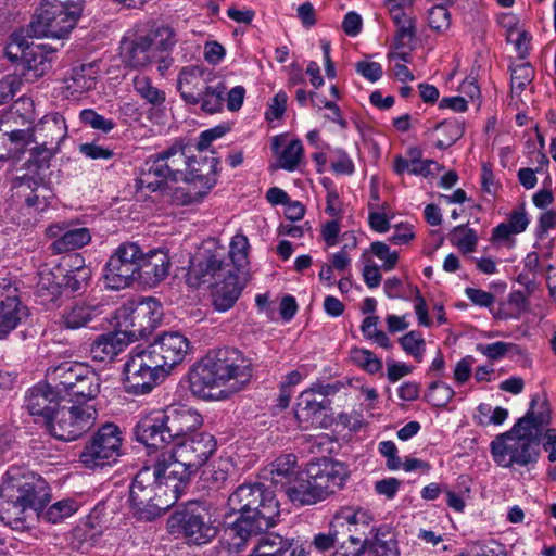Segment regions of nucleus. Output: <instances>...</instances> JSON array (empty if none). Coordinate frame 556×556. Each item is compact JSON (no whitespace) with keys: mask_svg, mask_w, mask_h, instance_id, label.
<instances>
[{"mask_svg":"<svg viewBox=\"0 0 556 556\" xmlns=\"http://www.w3.org/2000/svg\"><path fill=\"white\" fill-rule=\"evenodd\" d=\"M252 378V364L235 348L210 351L189 372L192 394L203 400H226L241 391Z\"/></svg>","mask_w":556,"mask_h":556,"instance_id":"f257e3e1","label":"nucleus"},{"mask_svg":"<svg viewBox=\"0 0 556 556\" xmlns=\"http://www.w3.org/2000/svg\"><path fill=\"white\" fill-rule=\"evenodd\" d=\"M227 506L231 513L239 515L224 531L229 553H238L249 539L274 527L280 515L274 491L261 482L237 486L228 496Z\"/></svg>","mask_w":556,"mask_h":556,"instance_id":"f03ea898","label":"nucleus"},{"mask_svg":"<svg viewBox=\"0 0 556 556\" xmlns=\"http://www.w3.org/2000/svg\"><path fill=\"white\" fill-rule=\"evenodd\" d=\"M551 419L547 401H540L539 394L533 395L526 415L510 430L496 435L491 442L490 451L494 462L504 468L536 464L543 432Z\"/></svg>","mask_w":556,"mask_h":556,"instance_id":"7ed1b4c3","label":"nucleus"},{"mask_svg":"<svg viewBox=\"0 0 556 556\" xmlns=\"http://www.w3.org/2000/svg\"><path fill=\"white\" fill-rule=\"evenodd\" d=\"M50 497L45 479L23 468L11 467L0 486L1 519L12 528H22L29 516H40Z\"/></svg>","mask_w":556,"mask_h":556,"instance_id":"20e7f679","label":"nucleus"},{"mask_svg":"<svg viewBox=\"0 0 556 556\" xmlns=\"http://www.w3.org/2000/svg\"><path fill=\"white\" fill-rule=\"evenodd\" d=\"M177 486L166 485L156 471L149 466L141 468L129 488V501L134 514L151 521L160 517L177 502Z\"/></svg>","mask_w":556,"mask_h":556,"instance_id":"39448f33","label":"nucleus"},{"mask_svg":"<svg viewBox=\"0 0 556 556\" xmlns=\"http://www.w3.org/2000/svg\"><path fill=\"white\" fill-rule=\"evenodd\" d=\"M189 153L190 147L179 140L164 151L151 155L136 180L137 188L155 192L163 190L168 181L181 180L190 162Z\"/></svg>","mask_w":556,"mask_h":556,"instance_id":"423d86ee","label":"nucleus"},{"mask_svg":"<svg viewBox=\"0 0 556 556\" xmlns=\"http://www.w3.org/2000/svg\"><path fill=\"white\" fill-rule=\"evenodd\" d=\"M84 0H42L29 24L35 37H65L76 25L83 12Z\"/></svg>","mask_w":556,"mask_h":556,"instance_id":"0eeeda50","label":"nucleus"},{"mask_svg":"<svg viewBox=\"0 0 556 556\" xmlns=\"http://www.w3.org/2000/svg\"><path fill=\"white\" fill-rule=\"evenodd\" d=\"M175 42V33L170 27L152 28L146 35L122 40V61L127 67H146L153 62L163 61V53L170 50Z\"/></svg>","mask_w":556,"mask_h":556,"instance_id":"6e6552de","label":"nucleus"},{"mask_svg":"<svg viewBox=\"0 0 556 556\" xmlns=\"http://www.w3.org/2000/svg\"><path fill=\"white\" fill-rule=\"evenodd\" d=\"M228 258L227 248L216 239L204 241L190 260L186 282L191 288H199L236 273Z\"/></svg>","mask_w":556,"mask_h":556,"instance_id":"1a4fd4ad","label":"nucleus"},{"mask_svg":"<svg viewBox=\"0 0 556 556\" xmlns=\"http://www.w3.org/2000/svg\"><path fill=\"white\" fill-rule=\"evenodd\" d=\"M170 533L182 534L190 543L202 545L212 541L218 532L212 522L208 506L203 502H189L167 520Z\"/></svg>","mask_w":556,"mask_h":556,"instance_id":"9d476101","label":"nucleus"},{"mask_svg":"<svg viewBox=\"0 0 556 556\" xmlns=\"http://www.w3.org/2000/svg\"><path fill=\"white\" fill-rule=\"evenodd\" d=\"M167 372L144 349H136L123 367V386L128 394L144 395L162 383Z\"/></svg>","mask_w":556,"mask_h":556,"instance_id":"9b49d317","label":"nucleus"},{"mask_svg":"<svg viewBox=\"0 0 556 556\" xmlns=\"http://www.w3.org/2000/svg\"><path fill=\"white\" fill-rule=\"evenodd\" d=\"M122 442L121 429L114 424H105L86 442L79 460L88 469L110 466L121 456Z\"/></svg>","mask_w":556,"mask_h":556,"instance_id":"f8f14e48","label":"nucleus"},{"mask_svg":"<svg viewBox=\"0 0 556 556\" xmlns=\"http://www.w3.org/2000/svg\"><path fill=\"white\" fill-rule=\"evenodd\" d=\"M97 410L92 406L60 405L46 425L48 432L61 441H74L94 424Z\"/></svg>","mask_w":556,"mask_h":556,"instance_id":"ddd939ff","label":"nucleus"},{"mask_svg":"<svg viewBox=\"0 0 556 556\" xmlns=\"http://www.w3.org/2000/svg\"><path fill=\"white\" fill-rule=\"evenodd\" d=\"M141 248L138 243L124 242L119 244L105 264L106 287L112 290H122L132 286L137 280Z\"/></svg>","mask_w":556,"mask_h":556,"instance_id":"4468645a","label":"nucleus"},{"mask_svg":"<svg viewBox=\"0 0 556 556\" xmlns=\"http://www.w3.org/2000/svg\"><path fill=\"white\" fill-rule=\"evenodd\" d=\"M163 316V309L160 302L153 298H148L136 304L135 307L123 308L119 312L118 326L132 342L146 338L152 333Z\"/></svg>","mask_w":556,"mask_h":556,"instance_id":"2eb2a0df","label":"nucleus"},{"mask_svg":"<svg viewBox=\"0 0 556 556\" xmlns=\"http://www.w3.org/2000/svg\"><path fill=\"white\" fill-rule=\"evenodd\" d=\"M369 534H349L351 545L342 543L331 556H364L367 551L374 556H399L395 536L387 527L371 528Z\"/></svg>","mask_w":556,"mask_h":556,"instance_id":"dca6fc26","label":"nucleus"},{"mask_svg":"<svg viewBox=\"0 0 556 556\" xmlns=\"http://www.w3.org/2000/svg\"><path fill=\"white\" fill-rule=\"evenodd\" d=\"M306 476L313 480L314 488L323 501L343 486L349 471L343 463L323 457L307 464Z\"/></svg>","mask_w":556,"mask_h":556,"instance_id":"f3484780","label":"nucleus"},{"mask_svg":"<svg viewBox=\"0 0 556 556\" xmlns=\"http://www.w3.org/2000/svg\"><path fill=\"white\" fill-rule=\"evenodd\" d=\"M146 349L169 375L185 359L190 342L182 333L170 331L157 336Z\"/></svg>","mask_w":556,"mask_h":556,"instance_id":"a211bd4d","label":"nucleus"},{"mask_svg":"<svg viewBox=\"0 0 556 556\" xmlns=\"http://www.w3.org/2000/svg\"><path fill=\"white\" fill-rule=\"evenodd\" d=\"M180 460L186 462L198 472L216 451L215 438L206 432H194L174 444Z\"/></svg>","mask_w":556,"mask_h":556,"instance_id":"6ab92c4d","label":"nucleus"},{"mask_svg":"<svg viewBox=\"0 0 556 556\" xmlns=\"http://www.w3.org/2000/svg\"><path fill=\"white\" fill-rule=\"evenodd\" d=\"M162 416L170 443L174 444L197 432L203 424L202 416L186 406H168L162 409Z\"/></svg>","mask_w":556,"mask_h":556,"instance_id":"aec40b11","label":"nucleus"},{"mask_svg":"<svg viewBox=\"0 0 556 556\" xmlns=\"http://www.w3.org/2000/svg\"><path fill=\"white\" fill-rule=\"evenodd\" d=\"M132 432L135 440L149 450H163L170 444L162 410H153L142 416Z\"/></svg>","mask_w":556,"mask_h":556,"instance_id":"412c9836","label":"nucleus"},{"mask_svg":"<svg viewBox=\"0 0 556 556\" xmlns=\"http://www.w3.org/2000/svg\"><path fill=\"white\" fill-rule=\"evenodd\" d=\"M156 473L166 481V485L177 486V498L179 497L184 484L197 471L186 462L180 460L178 452L173 447L170 452L162 453L152 467Z\"/></svg>","mask_w":556,"mask_h":556,"instance_id":"4be33fe9","label":"nucleus"},{"mask_svg":"<svg viewBox=\"0 0 556 556\" xmlns=\"http://www.w3.org/2000/svg\"><path fill=\"white\" fill-rule=\"evenodd\" d=\"M65 402L63 395H60L50 384H38L29 389L26 395V408L33 416L42 418L45 426L58 410L61 403Z\"/></svg>","mask_w":556,"mask_h":556,"instance_id":"5701e85b","label":"nucleus"},{"mask_svg":"<svg viewBox=\"0 0 556 556\" xmlns=\"http://www.w3.org/2000/svg\"><path fill=\"white\" fill-rule=\"evenodd\" d=\"M248 280V276L233 273L212 283L211 296L214 309L229 311L239 300Z\"/></svg>","mask_w":556,"mask_h":556,"instance_id":"b1692460","label":"nucleus"},{"mask_svg":"<svg viewBox=\"0 0 556 556\" xmlns=\"http://www.w3.org/2000/svg\"><path fill=\"white\" fill-rule=\"evenodd\" d=\"M169 267L170 261L165 252L154 250L144 253L141 250L136 282L153 287L167 277Z\"/></svg>","mask_w":556,"mask_h":556,"instance_id":"393cba45","label":"nucleus"},{"mask_svg":"<svg viewBox=\"0 0 556 556\" xmlns=\"http://www.w3.org/2000/svg\"><path fill=\"white\" fill-rule=\"evenodd\" d=\"M218 164L219 160L214 156L191 155L181 180L191 182L208 193L217 182Z\"/></svg>","mask_w":556,"mask_h":556,"instance_id":"a878e982","label":"nucleus"},{"mask_svg":"<svg viewBox=\"0 0 556 556\" xmlns=\"http://www.w3.org/2000/svg\"><path fill=\"white\" fill-rule=\"evenodd\" d=\"M208 76L210 73L200 66H187L180 71L177 88L186 103L192 105L200 103L202 93L208 85Z\"/></svg>","mask_w":556,"mask_h":556,"instance_id":"bb28decb","label":"nucleus"},{"mask_svg":"<svg viewBox=\"0 0 556 556\" xmlns=\"http://www.w3.org/2000/svg\"><path fill=\"white\" fill-rule=\"evenodd\" d=\"M30 142H40L43 146H56L66 137L67 126L64 117L59 113L43 116L34 127L28 126Z\"/></svg>","mask_w":556,"mask_h":556,"instance_id":"cd10ccee","label":"nucleus"},{"mask_svg":"<svg viewBox=\"0 0 556 556\" xmlns=\"http://www.w3.org/2000/svg\"><path fill=\"white\" fill-rule=\"evenodd\" d=\"M0 122V161L18 160L29 144V129L12 128Z\"/></svg>","mask_w":556,"mask_h":556,"instance_id":"c85d7f7f","label":"nucleus"},{"mask_svg":"<svg viewBox=\"0 0 556 556\" xmlns=\"http://www.w3.org/2000/svg\"><path fill=\"white\" fill-rule=\"evenodd\" d=\"M131 341L123 330L99 336L91 344L90 354L94 361L112 362Z\"/></svg>","mask_w":556,"mask_h":556,"instance_id":"c756f323","label":"nucleus"},{"mask_svg":"<svg viewBox=\"0 0 556 556\" xmlns=\"http://www.w3.org/2000/svg\"><path fill=\"white\" fill-rule=\"evenodd\" d=\"M53 53L54 50L48 49L46 45L29 47L28 51L21 56V75L26 80H35L42 77L51 70Z\"/></svg>","mask_w":556,"mask_h":556,"instance_id":"7c9ffc66","label":"nucleus"},{"mask_svg":"<svg viewBox=\"0 0 556 556\" xmlns=\"http://www.w3.org/2000/svg\"><path fill=\"white\" fill-rule=\"evenodd\" d=\"M87 365L77 362L66 361L47 371L48 379L53 383V388L60 395H66L73 390V387L83 377Z\"/></svg>","mask_w":556,"mask_h":556,"instance_id":"2f4dec72","label":"nucleus"},{"mask_svg":"<svg viewBox=\"0 0 556 556\" xmlns=\"http://www.w3.org/2000/svg\"><path fill=\"white\" fill-rule=\"evenodd\" d=\"M289 500L300 505H311L320 501L313 480L306 476V468L295 475L285 490Z\"/></svg>","mask_w":556,"mask_h":556,"instance_id":"473e14b6","label":"nucleus"},{"mask_svg":"<svg viewBox=\"0 0 556 556\" xmlns=\"http://www.w3.org/2000/svg\"><path fill=\"white\" fill-rule=\"evenodd\" d=\"M98 68L94 64H80L72 70L71 76L65 79L66 88L71 94L84 93L96 87Z\"/></svg>","mask_w":556,"mask_h":556,"instance_id":"72a5a7b5","label":"nucleus"},{"mask_svg":"<svg viewBox=\"0 0 556 556\" xmlns=\"http://www.w3.org/2000/svg\"><path fill=\"white\" fill-rule=\"evenodd\" d=\"M28 316V308L20 299L0 304V339H4L23 319Z\"/></svg>","mask_w":556,"mask_h":556,"instance_id":"f704fd0d","label":"nucleus"},{"mask_svg":"<svg viewBox=\"0 0 556 556\" xmlns=\"http://www.w3.org/2000/svg\"><path fill=\"white\" fill-rule=\"evenodd\" d=\"M101 379L90 367H86L83 377L73 387L67 395H71L77 403L83 404L97 397L100 393Z\"/></svg>","mask_w":556,"mask_h":556,"instance_id":"c9c22d12","label":"nucleus"},{"mask_svg":"<svg viewBox=\"0 0 556 556\" xmlns=\"http://www.w3.org/2000/svg\"><path fill=\"white\" fill-rule=\"evenodd\" d=\"M315 395L308 388L298 397L294 413L299 421L313 422L318 413L329 408L330 400L317 401Z\"/></svg>","mask_w":556,"mask_h":556,"instance_id":"e433bc0d","label":"nucleus"},{"mask_svg":"<svg viewBox=\"0 0 556 556\" xmlns=\"http://www.w3.org/2000/svg\"><path fill=\"white\" fill-rule=\"evenodd\" d=\"M264 556H291L295 548L293 538H286L278 533H267L262 536L256 545Z\"/></svg>","mask_w":556,"mask_h":556,"instance_id":"4c0bfd02","label":"nucleus"},{"mask_svg":"<svg viewBox=\"0 0 556 556\" xmlns=\"http://www.w3.org/2000/svg\"><path fill=\"white\" fill-rule=\"evenodd\" d=\"M529 225V218L525 211V204L519 208L513 210L506 223H501L493 229V238L496 240H507L511 235L523 232Z\"/></svg>","mask_w":556,"mask_h":556,"instance_id":"58836bf2","label":"nucleus"},{"mask_svg":"<svg viewBox=\"0 0 556 556\" xmlns=\"http://www.w3.org/2000/svg\"><path fill=\"white\" fill-rule=\"evenodd\" d=\"M371 521L372 516L362 508H344L334 516L337 525L344 526L346 523L350 527H354V529L349 528L350 534L354 535H359V533L365 535V529L370 527Z\"/></svg>","mask_w":556,"mask_h":556,"instance_id":"ea45409f","label":"nucleus"},{"mask_svg":"<svg viewBox=\"0 0 556 556\" xmlns=\"http://www.w3.org/2000/svg\"><path fill=\"white\" fill-rule=\"evenodd\" d=\"M270 466L271 482L280 485L282 490H286L290 480L301 471L296 470V457L293 454L278 457Z\"/></svg>","mask_w":556,"mask_h":556,"instance_id":"a19ab883","label":"nucleus"},{"mask_svg":"<svg viewBox=\"0 0 556 556\" xmlns=\"http://www.w3.org/2000/svg\"><path fill=\"white\" fill-rule=\"evenodd\" d=\"M91 240V235L88 228H74L65 231L59 239L54 240L51 244L55 253H63L71 250L80 249Z\"/></svg>","mask_w":556,"mask_h":556,"instance_id":"79ce46f5","label":"nucleus"},{"mask_svg":"<svg viewBox=\"0 0 556 556\" xmlns=\"http://www.w3.org/2000/svg\"><path fill=\"white\" fill-rule=\"evenodd\" d=\"M249 241L244 235L237 233L232 237L228 251V262L233 266V270L248 276V251Z\"/></svg>","mask_w":556,"mask_h":556,"instance_id":"37998d69","label":"nucleus"},{"mask_svg":"<svg viewBox=\"0 0 556 556\" xmlns=\"http://www.w3.org/2000/svg\"><path fill=\"white\" fill-rule=\"evenodd\" d=\"M91 279V270L86 266H77L60 278L62 291L68 294L83 293Z\"/></svg>","mask_w":556,"mask_h":556,"instance_id":"c03bdc74","label":"nucleus"},{"mask_svg":"<svg viewBox=\"0 0 556 556\" xmlns=\"http://www.w3.org/2000/svg\"><path fill=\"white\" fill-rule=\"evenodd\" d=\"M96 313L97 307L85 303H76L64 311L62 315L63 326L67 329H79L87 326V324L93 319Z\"/></svg>","mask_w":556,"mask_h":556,"instance_id":"a18cd8bd","label":"nucleus"},{"mask_svg":"<svg viewBox=\"0 0 556 556\" xmlns=\"http://www.w3.org/2000/svg\"><path fill=\"white\" fill-rule=\"evenodd\" d=\"M55 278L56 277L51 271L42 273L40 275L36 294L37 298L40 299V303L43 305L54 303L63 293L60 280L55 281Z\"/></svg>","mask_w":556,"mask_h":556,"instance_id":"49530a36","label":"nucleus"},{"mask_svg":"<svg viewBox=\"0 0 556 556\" xmlns=\"http://www.w3.org/2000/svg\"><path fill=\"white\" fill-rule=\"evenodd\" d=\"M226 86L224 83H217L216 85H207L202 93L201 109L206 113L220 112L224 105L226 96Z\"/></svg>","mask_w":556,"mask_h":556,"instance_id":"de8ad7c7","label":"nucleus"},{"mask_svg":"<svg viewBox=\"0 0 556 556\" xmlns=\"http://www.w3.org/2000/svg\"><path fill=\"white\" fill-rule=\"evenodd\" d=\"M132 85L135 91L146 100L147 103L156 106L165 102V92L154 87L149 77L137 75L132 80Z\"/></svg>","mask_w":556,"mask_h":556,"instance_id":"09e8293b","label":"nucleus"},{"mask_svg":"<svg viewBox=\"0 0 556 556\" xmlns=\"http://www.w3.org/2000/svg\"><path fill=\"white\" fill-rule=\"evenodd\" d=\"M101 533L93 523L84 522L73 530V542L78 549L87 552L98 543Z\"/></svg>","mask_w":556,"mask_h":556,"instance_id":"8fccbe9b","label":"nucleus"},{"mask_svg":"<svg viewBox=\"0 0 556 556\" xmlns=\"http://www.w3.org/2000/svg\"><path fill=\"white\" fill-rule=\"evenodd\" d=\"M77 508V503L74 500L65 498L55 502L46 511L41 510L39 517L48 522L58 523L71 517Z\"/></svg>","mask_w":556,"mask_h":556,"instance_id":"3c124183","label":"nucleus"},{"mask_svg":"<svg viewBox=\"0 0 556 556\" xmlns=\"http://www.w3.org/2000/svg\"><path fill=\"white\" fill-rule=\"evenodd\" d=\"M450 241L463 253H471L476 250L478 237L473 229L460 225L451 231Z\"/></svg>","mask_w":556,"mask_h":556,"instance_id":"603ef678","label":"nucleus"},{"mask_svg":"<svg viewBox=\"0 0 556 556\" xmlns=\"http://www.w3.org/2000/svg\"><path fill=\"white\" fill-rule=\"evenodd\" d=\"M207 192L191 182H185V186L173 190L172 202L176 205H190L199 203Z\"/></svg>","mask_w":556,"mask_h":556,"instance_id":"864d4df0","label":"nucleus"},{"mask_svg":"<svg viewBox=\"0 0 556 556\" xmlns=\"http://www.w3.org/2000/svg\"><path fill=\"white\" fill-rule=\"evenodd\" d=\"M454 390L441 381L432 382L425 394V400L434 407H445L454 397Z\"/></svg>","mask_w":556,"mask_h":556,"instance_id":"5fc2aeb1","label":"nucleus"},{"mask_svg":"<svg viewBox=\"0 0 556 556\" xmlns=\"http://www.w3.org/2000/svg\"><path fill=\"white\" fill-rule=\"evenodd\" d=\"M352 361L369 374L379 372L382 369V362L371 351L354 348L351 351Z\"/></svg>","mask_w":556,"mask_h":556,"instance_id":"6e6d98bb","label":"nucleus"},{"mask_svg":"<svg viewBox=\"0 0 556 556\" xmlns=\"http://www.w3.org/2000/svg\"><path fill=\"white\" fill-rule=\"evenodd\" d=\"M534 78V70L530 63H521L511 67L510 86L513 92H522Z\"/></svg>","mask_w":556,"mask_h":556,"instance_id":"4d7b16f0","label":"nucleus"},{"mask_svg":"<svg viewBox=\"0 0 556 556\" xmlns=\"http://www.w3.org/2000/svg\"><path fill=\"white\" fill-rule=\"evenodd\" d=\"M37 146L30 150V157L28 160V168L31 166L36 168V170L48 168L50 160L56 153L59 147L54 146H43L40 142H36Z\"/></svg>","mask_w":556,"mask_h":556,"instance_id":"13d9d810","label":"nucleus"},{"mask_svg":"<svg viewBox=\"0 0 556 556\" xmlns=\"http://www.w3.org/2000/svg\"><path fill=\"white\" fill-rule=\"evenodd\" d=\"M402 349L412 355L417 362L422 361L425 340L419 331H409L399 339Z\"/></svg>","mask_w":556,"mask_h":556,"instance_id":"bf43d9fd","label":"nucleus"},{"mask_svg":"<svg viewBox=\"0 0 556 556\" xmlns=\"http://www.w3.org/2000/svg\"><path fill=\"white\" fill-rule=\"evenodd\" d=\"M303 155L302 142L298 139L292 140L280 154V167L286 170H294Z\"/></svg>","mask_w":556,"mask_h":556,"instance_id":"052dcab7","label":"nucleus"},{"mask_svg":"<svg viewBox=\"0 0 556 556\" xmlns=\"http://www.w3.org/2000/svg\"><path fill=\"white\" fill-rule=\"evenodd\" d=\"M477 351L485 355L491 361H497L508 353H520L518 345L503 341L494 342L491 344H478Z\"/></svg>","mask_w":556,"mask_h":556,"instance_id":"680f3d73","label":"nucleus"},{"mask_svg":"<svg viewBox=\"0 0 556 556\" xmlns=\"http://www.w3.org/2000/svg\"><path fill=\"white\" fill-rule=\"evenodd\" d=\"M507 304L509 312L500 311V316L504 319L507 318H519L520 315L526 312L529 307V301L522 291H513L508 294Z\"/></svg>","mask_w":556,"mask_h":556,"instance_id":"e2e57ef3","label":"nucleus"},{"mask_svg":"<svg viewBox=\"0 0 556 556\" xmlns=\"http://www.w3.org/2000/svg\"><path fill=\"white\" fill-rule=\"evenodd\" d=\"M79 117L85 125L104 134L110 132L115 127L113 119L105 118L92 109L83 110Z\"/></svg>","mask_w":556,"mask_h":556,"instance_id":"0e129e2a","label":"nucleus"},{"mask_svg":"<svg viewBox=\"0 0 556 556\" xmlns=\"http://www.w3.org/2000/svg\"><path fill=\"white\" fill-rule=\"evenodd\" d=\"M428 25L435 31H444L451 25V16L445 5H433L428 11Z\"/></svg>","mask_w":556,"mask_h":556,"instance_id":"69168bd1","label":"nucleus"},{"mask_svg":"<svg viewBox=\"0 0 556 556\" xmlns=\"http://www.w3.org/2000/svg\"><path fill=\"white\" fill-rule=\"evenodd\" d=\"M370 251L375 256L383 261V270L388 271L395 267L399 260V254L396 251H390V248L384 242H372L370 245Z\"/></svg>","mask_w":556,"mask_h":556,"instance_id":"338daca9","label":"nucleus"},{"mask_svg":"<svg viewBox=\"0 0 556 556\" xmlns=\"http://www.w3.org/2000/svg\"><path fill=\"white\" fill-rule=\"evenodd\" d=\"M22 86V79L18 75H7L0 80V105L10 102Z\"/></svg>","mask_w":556,"mask_h":556,"instance_id":"774afa93","label":"nucleus"}]
</instances>
